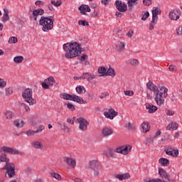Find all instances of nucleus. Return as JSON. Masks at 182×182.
I'll use <instances>...</instances> for the list:
<instances>
[{
	"label": "nucleus",
	"mask_w": 182,
	"mask_h": 182,
	"mask_svg": "<svg viewBox=\"0 0 182 182\" xmlns=\"http://www.w3.org/2000/svg\"><path fill=\"white\" fill-rule=\"evenodd\" d=\"M146 87L155 95L154 100L158 106L164 105V99L168 96V89L166 87H157L151 81L146 83Z\"/></svg>",
	"instance_id": "f257e3e1"
},
{
	"label": "nucleus",
	"mask_w": 182,
	"mask_h": 182,
	"mask_svg": "<svg viewBox=\"0 0 182 182\" xmlns=\"http://www.w3.org/2000/svg\"><path fill=\"white\" fill-rule=\"evenodd\" d=\"M63 50L65 51V58L67 59H73L77 58L82 53V48L80 44L77 42L67 43L63 46Z\"/></svg>",
	"instance_id": "f03ea898"
},
{
	"label": "nucleus",
	"mask_w": 182,
	"mask_h": 182,
	"mask_svg": "<svg viewBox=\"0 0 182 182\" xmlns=\"http://www.w3.org/2000/svg\"><path fill=\"white\" fill-rule=\"evenodd\" d=\"M53 22H55V20L50 17L41 16L39 21V25L43 26L42 31L43 32H49V31L53 29Z\"/></svg>",
	"instance_id": "7ed1b4c3"
},
{
	"label": "nucleus",
	"mask_w": 182,
	"mask_h": 182,
	"mask_svg": "<svg viewBox=\"0 0 182 182\" xmlns=\"http://www.w3.org/2000/svg\"><path fill=\"white\" fill-rule=\"evenodd\" d=\"M32 89L27 88L22 92V97L24 99L25 102L28 103L29 106H33L36 103V100L32 97Z\"/></svg>",
	"instance_id": "20e7f679"
},
{
	"label": "nucleus",
	"mask_w": 182,
	"mask_h": 182,
	"mask_svg": "<svg viewBox=\"0 0 182 182\" xmlns=\"http://www.w3.org/2000/svg\"><path fill=\"white\" fill-rule=\"evenodd\" d=\"M88 168H90L93 171L95 177H99L100 176V162L97 160H92L88 163Z\"/></svg>",
	"instance_id": "39448f33"
},
{
	"label": "nucleus",
	"mask_w": 182,
	"mask_h": 182,
	"mask_svg": "<svg viewBox=\"0 0 182 182\" xmlns=\"http://www.w3.org/2000/svg\"><path fill=\"white\" fill-rule=\"evenodd\" d=\"M1 170H6L4 173V177L6 178H14L16 176V172L15 171V164L13 163L9 165H5Z\"/></svg>",
	"instance_id": "423d86ee"
},
{
	"label": "nucleus",
	"mask_w": 182,
	"mask_h": 182,
	"mask_svg": "<svg viewBox=\"0 0 182 182\" xmlns=\"http://www.w3.org/2000/svg\"><path fill=\"white\" fill-rule=\"evenodd\" d=\"M63 99H64V100H72L73 102H76L80 105H86V103H87V102L85 101L82 97L76 95L64 93L63 94Z\"/></svg>",
	"instance_id": "0eeeda50"
},
{
	"label": "nucleus",
	"mask_w": 182,
	"mask_h": 182,
	"mask_svg": "<svg viewBox=\"0 0 182 182\" xmlns=\"http://www.w3.org/2000/svg\"><path fill=\"white\" fill-rule=\"evenodd\" d=\"M129 151H132L131 145H124L116 149V153L124 154V156L129 154Z\"/></svg>",
	"instance_id": "6e6552de"
},
{
	"label": "nucleus",
	"mask_w": 182,
	"mask_h": 182,
	"mask_svg": "<svg viewBox=\"0 0 182 182\" xmlns=\"http://www.w3.org/2000/svg\"><path fill=\"white\" fill-rule=\"evenodd\" d=\"M77 122L79 123V129L80 130H82V132H85L87 130V124H89V122H87V120L83 117H79L77 119Z\"/></svg>",
	"instance_id": "1a4fd4ad"
},
{
	"label": "nucleus",
	"mask_w": 182,
	"mask_h": 182,
	"mask_svg": "<svg viewBox=\"0 0 182 182\" xmlns=\"http://www.w3.org/2000/svg\"><path fill=\"white\" fill-rule=\"evenodd\" d=\"M114 5L119 12H126L127 11V5L120 0H117Z\"/></svg>",
	"instance_id": "9d476101"
},
{
	"label": "nucleus",
	"mask_w": 182,
	"mask_h": 182,
	"mask_svg": "<svg viewBox=\"0 0 182 182\" xmlns=\"http://www.w3.org/2000/svg\"><path fill=\"white\" fill-rule=\"evenodd\" d=\"M117 114H119V112H116L114 109L112 107L109 108L108 112H104V116H105L107 119H109L110 120H113V119H114V117H116Z\"/></svg>",
	"instance_id": "9b49d317"
},
{
	"label": "nucleus",
	"mask_w": 182,
	"mask_h": 182,
	"mask_svg": "<svg viewBox=\"0 0 182 182\" xmlns=\"http://www.w3.org/2000/svg\"><path fill=\"white\" fill-rule=\"evenodd\" d=\"M181 15V12L180 10L174 9L169 13V18L171 21H177L178 19H180Z\"/></svg>",
	"instance_id": "f8f14e48"
},
{
	"label": "nucleus",
	"mask_w": 182,
	"mask_h": 182,
	"mask_svg": "<svg viewBox=\"0 0 182 182\" xmlns=\"http://www.w3.org/2000/svg\"><path fill=\"white\" fill-rule=\"evenodd\" d=\"M103 154L107 159H114L116 156V151L112 148H108L107 150L103 151Z\"/></svg>",
	"instance_id": "ddd939ff"
},
{
	"label": "nucleus",
	"mask_w": 182,
	"mask_h": 182,
	"mask_svg": "<svg viewBox=\"0 0 182 182\" xmlns=\"http://www.w3.org/2000/svg\"><path fill=\"white\" fill-rule=\"evenodd\" d=\"M159 174L160 177H161L162 180H167V181H170V175L164 171L162 168H159Z\"/></svg>",
	"instance_id": "4468645a"
},
{
	"label": "nucleus",
	"mask_w": 182,
	"mask_h": 182,
	"mask_svg": "<svg viewBox=\"0 0 182 182\" xmlns=\"http://www.w3.org/2000/svg\"><path fill=\"white\" fill-rule=\"evenodd\" d=\"M1 150L5 153H8L9 154H21V152L16 149H14L8 146H3Z\"/></svg>",
	"instance_id": "2eb2a0df"
},
{
	"label": "nucleus",
	"mask_w": 182,
	"mask_h": 182,
	"mask_svg": "<svg viewBox=\"0 0 182 182\" xmlns=\"http://www.w3.org/2000/svg\"><path fill=\"white\" fill-rule=\"evenodd\" d=\"M43 130H45V127L43 125H41V126L39 127V129H38L36 131H33V130H31V129H28L26 132V135L28 136H35V134H36V133H41V132Z\"/></svg>",
	"instance_id": "dca6fc26"
},
{
	"label": "nucleus",
	"mask_w": 182,
	"mask_h": 182,
	"mask_svg": "<svg viewBox=\"0 0 182 182\" xmlns=\"http://www.w3.org/2000/svg\"><path fill=\"white\" fill-rule=\"evenodd\" d=\"M158 15H161V9L159 7H154L152 10V19L159 21Z\"/></svg>",
	"instance_id": "f3484780"
},
{
	"label": "nucleus",
	"mask_w": 182,
	"mask_h": 182,
	"mask_svg": "<svg viewBox=\"0 0 182 182\" xmlns=\"http://www.w3.org/2000/svg\"><path fill=\"white\" fill-rule=\"evenodd\" d=\"M166 154L168 156H172L173 157H177L178 156V150L174 149V148H169L168 149H165Z\"/></svg>",
	"instance_id": "a211bd4d"
},
{
	"label": "nucleus",
	"mask_w": 182,
	"mask_h": 182,
	"mask_svg": "<svg viewBox=\"0 0 182 182\" xmlns=\"http://www.w3.org/2000/svg\"><path fill=\"white\" fill-rule=\"evenodd\" d=\"M112 134H113V129L108 127L102 129V137H109V136H112Z\"/></svg>",
	"instance_id": "6ab92c4d"
},
{
	"label": "nucleus",
	"mask_w": 182,
	"mask_h": 182,
	"mask_svg": "<svg viewBox=\"0 0 182 182\" xmlns=\"http://www.w3.org/2000/svg\"><path fill=\"white\" fill-rule=\"evenodd\" d=\"M78 9L80 14H82V15H86V12H90L91 11L90 6H89V5H85V4H82Z\"/></svg>",
	"instance_id": "aec40b11"
},
{
	"label": "nucleus",
	"mask_w": 182,
	"mask_h": 182,
	"mask_svg": "<svg viewBox=\"0 0 182 182\" xmlns=\"http://www.w3.org/2000/svg\"><path fill=\"white\" fill-rule=\"evenodd\" d=\"M49 80H51L52 83H55V78H53V77H49L41 82V86L43 89H49V85H48V82H49Z\"/></svg>",
	"instance_id": "412c9836"
},
{
	"label": "nucleus",
	"mask_w": 182,
	"mask_h": 182,
	"mask_svg": "<svg viewBox=\"0 0 182 182\" xmlns=\"http://www.w3.org/2000/svg\"><path fill=\"white\" fill-rule=\"evenodd\" d=\"M126 49V44L123 42H119L115 46V50L117 52H123Z\"/></svg>",
	"instance_id": "4be33fe9"
},
{
	"label": "nucleus",
	"mask_w": 182,
	"mask_h": 182,
	"mask_svg": "<svg viewBox=\"0 0 182 182\" xmlns=\"http://www.w3.org/2000/svg\"><path fill=\"white\" fill-rule=\"evenodd\" d=\"M146 109L148 110L149 113H156L157 112V107L152 104H146Z\"/></svg>",
	"instance_id": "5701e85b"
},
{
	"label": "nucleus",
	"mask_w": 182,
	"mask_h": 182,
	"mask_svg": "<svg viewBox=\"0 0 182 182\" xmlns=\"http://www.w3.org/2000/svg\"><path fill=\"white\" fill-rule=\"evenodd\" d=\"M3 11L2 22H8V21H9V10L6 8H4Z\"/></svg>",
	"instance_id": "b1692460"
},
{
	"label": "nucleus",
	"mask_w": 182,
	"mask_h": 182,
	"mask_svg": "<svg viewBox=\"0 0 182 182\" xmlns=\"http://www.w3.org/2000/svg\"><path fill=\"white\" fill-rule=\"evenodd\" d=\"M31 146H32V147H33V149H37L38 150H42L43 149V145L39 141H33L31 143Z\"/></svg>",
	"instance_id": "393cba45"
},
{
	"label": "nucleus",
	"mask_w": 182,
	"mask_h": 182,
	"mask_svg": "<svg viewBox=\"0 0 182 182\" xmlns=\"http://www.w3.org/2000/svg\"><path fill=\"white\" fill-rule=\"evenodd\" d=\"M141 130L143 133H147L148 132H150V126L149 125V122H144L141 124Z\"/></svg>",
	"instance_id": "a878e982"
},
{
	"label": "nucleus",
	"mask_w": 182,
	"mask_h": 182,
	"mask_svg": "<svg viewBox=\"0 0 182 182\" xmlns=\"http://www.w3.org/2000/svg\"><path fill=\"white\" fill-rule=\"evenodd\" d=\"M116 178L120 180V181H123V180H129L130 178V174L129 173H124V174H117L115 175Z\"/></svg>",
	"instance_id": "bb28decb"
},
{
	"label": "nucleus",
	"mask_w": 182,
	"mask_h": 182,
	"mask_svg": "<svg viewBox=\"0 0 182 182\" xmlns=\"http://www.w3.org/2000/svg\"><path fill=\"white\" fill-rule=\"evenodd\" d=\"M0 161L2 163H6L5 166H8L11 164L9 162V158L6 157V154H1L0 155Z\"/></svg>",
	"instance_id": "cd10ccee"
},
{
	"label": "nucleus",
	"mask_w": 182,
	"mask_h": 182,
	"mask_svg": "<svg viewBox=\"0 0 182 182\" xmlns=\"http://www.w3.org/2000/svg\"><path fill=\"white\" fill-rule=\"evenodd\" d=\"M64 161H65V163H67L68 166H70V167H73V168L76 167V161L73 159L72 158H65Z\"/></svg>",
	"instance_id": "c85d7f7f"
},
{
	"label": "nucleus",
	"mask_w": 182,
	"mask_h": 182,
	"mask_svg": "<svg viewBox=\"0 0 182 182\" xmlns=\"http://www.w3.org/2000/svg\"><path fill=\"white\" fill-rule=\"evenodd\" d=\"M139 0H128V8L129 11H132L133 9V6H135V5H137Z\"/></svg>",
	"instance_id": "c756f323"
},
{
	"label": "nucleus",
	"mask_w": 182,
	"mask_h": 182,
	"mask_svg": "<svg viewBox=\"0 0 182 182\" xmlns=\"http://www.w3.org/2000/svg\"><path fill=\"white\" fill-rule=\"evenodd\" d=\"M43 14H45V10H43V9H37L33 11V15H36L37 16H42Z\"/></svg>",
	"instance_id": "7c9ffc66"
},
{
	"label": "nucleus",
	"mask_w": 182,
	"mask_h": 182,
	"mask_svg": "<svg viewBox=\"0 0 182 182\" xmlns=\"http://www.w3.org/2000/svg\"><path fill=\"white\" fill-rule=\"evenodd\" d=\"M75 90L79 95H83V93H86V88L82 85L77 86Z\"/></svg>",
	"instance_id": "2f4dec72"
},
{
	"label": "nucleus",
	"mask_w": 182,
	"mask_h": 182,
	"mask_svg": "<svg viewBox=\"0 0 182 182\" xmlns=\"http://www.w3.org/2000/svg\"><path fill=\"white\" fill-rule=\"evenodd\" d=\"M160 164L161 166H164V167H167V166H168V164H170V161H168V159H166V158H161L159 160Z\"/></svg>",
	"instance_id": "473e14b6"
},
{
	"label": "nucleus",
	"mask_w": 182,
	"mask_h": 182,
	"mask_svg": "<svg viewBox=\"0 0 182 182\" xmlns=\"http://www.w3.org/2000/svg\"><path fill=\"white\" fill-rule=\"evenodd\" d=\"M98 73L100 76H106L107 75V70L105 67H100L98 68Z\"/></svg>",
	"instance_id": "72a5a7b5"
},
{
	"label": "nucleus",
	"mask_w": 182,
	"mask_h": 182,
	"mask_svg": "<svg viewBox=\"0 0 182 182\" xmlns=\"http://www.w3.org/2000/svg\"><path fill=\"white\" fill-rule=\"evenodd\" d=\"M178 128V124L176 122H172L171 124H169L166 129L167 130H177Z\"/></svg>",
	"instance_id": "f704fd0d"
},
{
	"label": "nucleus",
	"mask_w": 182,
	"mask_h": 182,
	"mask_svg": "<svg viewBox=\"0 0 182 182\" xmlns=\"http://www.w3.org/2000/svg\"><path fill=\"white\" fill-rule=\"evenodd\" d=\"M106 76H111L112 77L116 76V74L114 73V69L112 68V67H109L107 70Z\"/></svg>",
	"instance_id": "c9c22d12"
},
{
	"label": "nucleus",
	"mask_w": 182,
	"mask_h": 182,
	"mask_svg": "<svg viewBox=\"0 0 182 182\" xmlns=\"http://www.w3.org/2000/svg\"><path fill=\"white\" fill-rule=\"evenodd\" d=\"M127 63L132 66H136L139 65V60L137 59H129L127 60Z\"/></svg>",
	"instance_id": "e433bc0d"
},
{
	"label": "nucleus",
	"mask_w": 182,
	"mask_h": 182,
	"mask_svg": "<svg viewBox=\"0 0 182 182\" xmlns=\"http://www.w3.org/2000/svg\"><path fill=\"white\" fill-rule=\"evenodd\" d=\"M14 124H15L16 127H23L25 122H23V121H19L16 119L14 122Z\"/></svg>",
	"instance_id": "4c0bfd02"
},
{
	"label": "nucleus",
	"mask_w": 182,
	"mask_h": 182,
	"mask_svg": "<svg viewBox=\"0 0 182 182\" xmlns=\"http://www.w3.org/2000/svg\"><path fill=\"white\" fill-rule=\"evenodd\" d=\"M50 176L53 177L54 178H55L56 180H58V181L62 180V176H60V174L56 173L55 172H51L50 173Z\"/></svg>",
	"instance_id": "58836bf2"
},
{
	"label": "nucleus",
	"mask_w": 182,
	"mask_h": 182,
	"mask_svg": "<svg viewBox=\"0 0 182 182\" xmlns=\"http://www.w3.org/2000/svg\"><path fill=\"white\" fill-rule=\"evenodd\" d=\"M157 21L158 20L152 18V21L149 24V31H153V29H154V26L157 23Z\"/></svg>",
	"instance_id": "ea45409f"
},
{
	"label": "nucleus",
	"mask_w": 182,
	"mask_h": 182,
	"mask_svg": "<svg viewBox=\"0 0 182 182\" xmlns=\"http://www.w3.org/2000/svg\"><path fill=\"white\" fill-rule=\"evenodd\" d=\"M93 79H96V75L93 74V73H88V77H87V82H92V80H93Z\"/></svg>",
	"instance_id": "a19ab883"
},
{
	"label": "nucleus",
	"mask_w": 182,
	"mask_h": 182,
	"mask_svg": "<svg viewBox=\"0 0 182 182\" xmlns=\"http://www.w3.org/2000/svg\"><path fill=\"white\" fill-rule=\"evenodd\" d=\"M23 60V56H16L14 58V61L16 62V63H21Z\"/></svg>",
	"instance_id": "79ce46f5"
},
{
	"label": "nucleus",
	"mask_w": 182,
	"mask_h": 182,
	"mask_svg": "<svg viewBox=\"0 0 182 182\" xmlns=\"http://www.w3.org/2000/svg\"><path fill=\"white\" fill-rule=\"evenodd\" d=\"M78 25H81L82 26H89V22L86 21V20H80L78 21Z\"/></svg>",
	"instance_id": "37998d69"
},
{
	"label": "nucleus",
	"mask_w": 182,
	"mask_h": 182,
	"mask_svg": "<svg viewBox=\"0 0 182 182\" xmlns=\"http://www.w3.org/2000/svg\"><path fill=\"white\" fill-rule=\"evenodd\" d=\"M35 5H36V6H38L39 8H41V6H43L45 5V1H41V0H37L35 2Z\"/></svg>",
	"instance_id": "c03bdc74"
},
{
	"label": "nucleus",
	"mask_w": 182,
	"mask_h": 182,
	"mask_svg": "<svg viewBox=\"0 0 182 182\" xmlns=\"http://www.w3.org/2000/svg\"><path fill=\"white\" fill-rule=\"evenodd\" d=\"M6 119H12L14 117V113L11 111H7L5 113Z\"/></svg>",
	"instance_id": "a18cd8bd"
},
{
	"label": "nucleus",
	"mask_w": 182,
	"mask_h": 182,
	"mask_svg": "<svg viewBox=\"0 0 182 182\" xmlns=\"http://www.w3.org/2000/svg\"><path fill=\"white\" fill-rule=\"evenodd\" d=\"M50 3L51 5H53L54 6H60V5H62V1L59 0H58L57 1L52 0Z\"/></svg>",
	"instance_id": "49530a36"
},
{
	"label": "nucleus",
	"mask_w": 182,
	"mask_h": 182,
	"mask_svg": "<svg viewBox=\"0 0 182 182\" xmlns=\"http://www.w3.org/2000/svg\"><path fill=\"white\" fill-rule=\"evenodd\" d=\"M127 129H128V130H135L136 127H134V126L133 125V124H132V122H128V124L126 125Z\"/></svg>",
	"instance_id": "de8ad7c7"
},
{
	"label": "nucleus",
	"mask_w": 182,
	"mask_h": 182,
	"mask_svg": "<svg viewBox=\"0 0 182 182\" xmlns=\"http://www.w3.org/2000/svg\"><path fill=\"white\" fill-rule=\"evenodd\" d=\"M154 139H156V136H151L150 139L146 140L145 144H146L147 146H150V144L154 141Z\"/></svg>",
	"instance_id": "09e8293b"
},
{
	"label": "nucleus",
	"mask_w": 182,
	"mask_h": 182,
	"mask_svg": "<svg viewBox=\"0 0 182 182\" xmlns=\"http://www.w3.org/2000/svg\"><path fill=\"white\" fill-rule=\"evenodd\" d=\"M18 42V38L15 36L11 37L9 39V43H16Z\"/></svg>",
	"instance_id": "8fccbe9b"
},
{
	"label": "nucleus",
	"mask_w": 182,
	"mask_h": 182,
	"mask_svg": "<svg viewBox=\"0 0 182 182\" xmlns=\"http://www.w3.org/2000/svg\"><path fill=\"white\" fill-rule=\"evenodd\" d=\"M6 86V81L4 80V79L0 78V89H4Z\"/></svg>",
	"instance_id": "3c124183"
},
{
	"label": "nucleus",
	"mask_w": 182,
	"mask_h": 182,
	"mask_svg": "<svg viewBox=\"0 0 182 182\" xmlns=\"http://www.w3.org/2000/svg\"><path fill=\"white\" fill-rule=\"evenodd\" d=\"M63 130H64V132H67V133H69V132H70V128L68 127V124L63 123Z\"/></svg>",
	"instance_id": "603ef678"
},
{
	"label": "nucleus",
	"mask_w": 182,
	"mask_h": 182,
	"mask_svg": "<svg viewBox=\"0 0 182 182\" xmlns=\"http://www.w3.org/2000/svg\"><path fill=\"white\" fill-rule=\"evenodd\" d=\"M124 93L126 96H133L134 95V92L132 90H125Z\"/></svg>",
	"instance_id": "864d4df0"
},
{
	"label": "nucleus",
	"mask_w": 182,
	"mask_h": 182,
	"mask_svg": "<svg viewBox=\"0 0 182 182\" xmlns=\"http://www.w3.org/2000/svg\"><path fill=\"white\" fill-rule=\"evenodd\" d=\"M150 16V13L149 11H146L145 14L141 17V21H146L147 18Z\"/></svg>",
	"instance_id": "5fc2aeb1"
},
{
	"label": "nucleus",
	"mask_w": 182,
	"mask_h": 182,
	"mask_svg": "<svg viewBox=\"0 0 182 182\" xmlns=\"http://www.w3.org/2000/svg\"><path fill=\"white\" fill-rule=\"evenodd\" d=\"M169 70H171V72H177L178 68L176 65H171L168 67Z\"/></svg>",
	"instance_id": "6e6d98bb"
},
{
	"label": "nucleus",
	"mask_w": 182,
	"mask_h": 182,
	"mask_svg": "<svg viewBox=\"0 0 182 182\" xmlns=\"http://www.w3.org/2000/svg\"><path fill=\"white\" fill-rule=\"evenodd\" d=\"M12 93H14V92L12 91V88H6V96H9L10 95H12Z\"/></svg>",
	"instance_id": "4d7b16f0"
},
{
	"label": "nucleus",
	"mask_w": 182,
	"mask_h": 182,
	"mask_svg": "<svg viewBox=\"0 0 182 182\" xmlns=\"http://www.w3.org/2000/svg\"><path fill=\"white\" fill-rule=\"evenodd\" d=\"M67 107L69 110H72L73 112V110H75V106L70 102L67 103Z\"/></svg>",
	"instance_id": "13d9d810"
},
{
	"label": "nucleus",
	"mask_w": 182,
	"mask_h": 182,
	"mask_svg": "<svg viewBox=\"0 0 182 182\" xmlns=\"http://www.w3.org/2000/svg\"><path fill=\"white\" fill-rule=\"evenodd\" d=\"M143 4L145 6H150L151 5V0H143Z\"/></svg>",
	"instance_id": "bf43d9fd"
},
{
	"label": "nucleus",
	"mask_w": 182,
	"mask_h": 182,
	"mask_svg": "<svg viewBox=\"0 0 182 182\" xmlns=\"http://www.w3.org/2000/svg\"><path fill=\"white\" fill-rule=\"evenodd\" d=\"M20 105H21V106H23V107H24L26 112H31V109L29 108L28 106L26 105V104L21 102Z\"/></svg>",
	"instance_id": "052dcab7"
},
{
	"label": "nucleus",
	"mask_w": 182,
	"mask_h": 182,
	"mask_svg": "<svg viewBox=\"0 0 182 182\" xmlns=\"http://www.w3.org/2000/svg\"><path fill=\"white\" fill-rule=\"evenodd\" d=\"M89 76V73H83L81 75V79L82 80H85V79H87V77Z\"/></svg>",
	"instance_id": "680f3d73"
},
{
	"label": "nucleus",
	"mask_w": 182,
	"mask_h": 182,
	"mask_svg": "<svg viewBox=\"0 0 182 182\" xmlns=\"http://www.w3.org/2000/svg\"><path fill=\"white\" fill-rule=\"evenodd\" d=\"M81 62H83L84 60H87V55L83 54L81 57L79 58Z\"/></svg>",
	"instance_id": "e2e57ef3"
},
{
	"label": "nucleus",
	"mask_w": 182,
	"mask_h": 182,
	"mask_svg": "<svg viewBox=\"0 0 182 182\" xmlns=\"http://www.w3.org/2000/svg\"><path fill=\"white\" fill-rule=\"evenodd\" d=\"M46 9H48V11H53V4H48L46 6Z\"/></svg>",
	"instance_id": "0e129e2a"
},
{
	"label": "nucleus",
	"mask_w": 182,
	"mask_h": 182,
	"mask_svg": "<svg viewBox=\"0 0 182 182\" xmlns=\"http://www.w3.org/2000/svg\"><path fill=\"white\" fill-rule=\"evenodd\" d=\"M176 33L177 35H182V26H178L176 29Z\"/></svg>",
	"instance_id": "69168bd1"
},
{
	"label": "nucleus",
	"mask_w": 182,
	"mask_h": 182,
	"mask_svg": "<svg viewBox=\"0 0 182 182\" xmlns=\"http://www.w3.org/2000/svg\"><path fill=\"white\" fill-rule=\"evenodd\" d=\"M25 172L26 173V174H31V173H32V168L26 167L25 168Z\"/></svg>",
	"instance_id": "338daca9"
},
{
	"label": "nucleus",
	"mask_w": 182,
	"mask_h": 182,
	"mask_svg": "<svg viewBox=\"0 0 182 182\" xmlns=\"http://www.w3.org/2000/svg\"><path fill=\"white\" fill-rule=\"evenodd\" d=\"M167 116H173L174 114V111L172 110H167L166 112Z\"/></svg>",
	"instance_id": "774afa93"
}]
</instances>
